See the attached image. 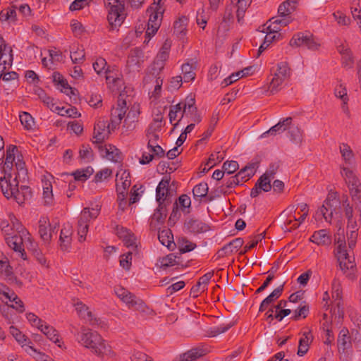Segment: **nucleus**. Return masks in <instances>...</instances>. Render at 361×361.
Returning <instances> with one entry per match:
<instances>
[{
  "label": "nucleus",
  "instance_id": "09e8293b",
  "mask_svg": "<svg viewBox=\"0 0 361 361\" xmlns=\"http://www.w3.org/2000/svg\"><path fill=\"white\" fill-rule=\"evenodd\" d=\"M184 116L190 117L191 120L195 123H200L201 121V117L197 113V109L196 106H190V110L183 109L181 118Z\"/></svg>",
  "mask_w": 361,
  "mask_h": 361
},
{
  "label": "nucleus",
  "instance_id": "cd10ccee",
  "mask_svg": "<svg viewBox=\"0 0 361 361\" xmlns=\"http://www.w3.org/2000/svg\"><path fill=\"white\" fill-rule=\"evenodd\" d=\"M47 224L49 225V219L47 217L42 216L39 219L38 233L40 235V238L43 240V241L46 243L49 242L51 238V233L49 232V231L47 228Z\"/></svg>",
  "mask_w": 361,
  "mask_h": 361
},
{
  "label": "nucleus",
  "instance_id": "f704fd0d",
  "mask_svg": "<svg viewBox=\"0 0 361 361\" xmlns=\"http://www.w3.org/2000/svg\"><path fill=\"white\" fill-rule=\"evenodd\" d=\"M41 331L52 342L60 347V339L59 335L58 334L57 331L51 326L45 324L44 326L42 329Z\"/></svg>",
  "mask_w": 361,
  "mask_h": 361
},
{
  "label": "nucleus",
  "instance_id": "bb28decb",
  "mask_svg": "<svg viewBox=\"0 0 361 361\" xmlns=\"http://www.w3.org/2000/svg\"><path fill=\"white\" fill-rule=\"evenodd\" d=\"M311 241L319 245H328L331 243V238L326 230L315 231L310 238Z\"/></svg>",
  "mask_w": 361,
  "mask_h": 361
},
{
  "label": "nucleus",
  "instance_id": "37998d69",
  "mask_svg": "<svg viewBox=\"0 0 361 361\" xmlns=\"http://www.w3.org/2000/svg\"><path fill=\"white\" fill-rule=\"evenodd\" d=\"M119 237L123 238V243L128 247H136L135 237L130 233L128 230L121 228V232L119 233Z\"/></svg>",
  "mask_w": 361,
  "mask_h": 361
},
{
  "label": "nucleus",
  "instance_id": "412c9836",
  "mask_svg": "<svg viewBox=\"0 0 361 361\" xmlns=\"http://www.w3.org/2000/svg\"><path fill=\"white\" fill-rule=\"evenodd\" d=\"M75 310H77L79 316L85 319L89 324L92 326L96 325L98 324V321L96 318H93V315L92 312L89 310L88 307L84 305L81 302H78L75 304Z\"/></svg>",
  "mask_w": 361,
  "mask_h": 361
},
{
  "label": "nucleus",
  "instance_id": "0e129e2a",
  "mask_svg": "<svg viewBox=\"0 0 361 361\" xmlns=\"http://www.w3.org/2000/svg\"><path fill=\"white\" fill-rule=\"evenodd\" d=\"M11 221L12 223V228L13 230H16L18 234L26 235L29 234L27 231L23 227L21 223L14 216H13L11 218Z\"/></svg>",
  "mask_w": 361,
  "mask_h": 361
},
{
  "label": "nucleus",
  "instance_id": "f03ea898",
  "mask_svg": "<svg viewBox=\"0 0 361 361\" xmlns=\"http://www.w3.org/2000/svg\"><path fill=\"white\" fill-rule=\"evenodd\" d=\"M0 187L2 193L7 199L13 197L20 205L32 197V193L28 186L21 185L18 188L17 177H15L12 181L5 180L4 183H1Z\"/></svg>",
  "mask_w": 361,
  "mask_h": 361
},
{
  "label": "nucleus",
  "instance_id": "a211bd4d",
  "mask_svg": "<svg viewBox=\"0 0 361 361\" xmlns=\"http://www.w3.org/2000/svg\"><path fill=\"white\" fill-rule=\"evenodd\" d=\"M293 121V118L291 117H288L282 121H280L278 123H276L275 126H272L269 130L264 132L261 137H267L269 135H275L277 133H281L284 130H286L287 128L289 127V126L291 124Z\"/></svg>",
  "mask_w": 361,
  "mask_h": 361
},
{
  "label": "nucleus",
  "instance_id": "c85d7f7f",
  "mask_svg": "<svg viewBox=\"0 0 361 361\" xmlns=\"http://www.w3.org/2000/svg\"><path fill=\"white\" fill-rule=\"evenodd\" d=\"M196 68V63H185L182 65L181 70L183 79L185 82H189L192 81L195 78V73L194 70Z\"/></svg>",
  "mask_w": 361,
  "mask_h": 361
},
{
  "label": "nucleus",
  "instance_id": "6e6d98bb",
  "mask_svg": "<svg viewBox=\"0 0 361 361\" xmlns=\"http://www.w3.org/2000/svg\"><path fill=\"white\" fill-rule=\"evenodd\" d=\"M26 317L32 326L37 327L40 331L44 326L45 323L34 313H27Z\"/></svg>",
  "mask_w": 361,
  "mask_h": 361
},
{
  "label": "nucleus",
  "instance_id": "4d7b16f0",
  "mask_svg": "<svg viewBox=\"0 0 361 361\" xmlns=\"http://www.w3.org/2000/svg\"><path fill=\"white\" fill-rule=\"evenodd\" d=\"M309 313V306L307 305H300L297 310L294 311V315L292 319L297 321L300 317L306 318Z\"/></svg>",
  "mask_w": 361,
  "mask_h": 361
},
{
  "label": "nucleus",
  "instance_id": "774afa93",
  "mask_svg": "<svg viewBox=\"0 0 361 361\" xmlns=\"http://www.w3.org/2000/svg\"><path fill=\"white\" fill-rule=\"evenodd\" d=\"M85 54L83 49H79L75 51H71V58L74 63L82 62L85 59Z\"/></svg>",
  "mask_w": 361,
  "mask_h": 361
},
{
  "label": "nucleus",
  "instance_id": "b1692460",
  "mask_svg": "<svg viewBox=\"0 0 361 361\" xmlns=\"http://www.w3.org/2000/svg\"><path fill=\"white\" fill-rule=\"evenodd\" d=\"M207 350L200 348H192L186 353L180 355L174 361H193L204 355Z\"/></svg>",
  "mask_w": 361,
  "mask_h": 361
},
{
  "label": "nucleus",
  "instance_id": "3c124183",
  "mask_svg": "<svg viewBox=\"0 0 361 361\" xmlns=\"http://www.w3.org/2000/svg\"><path fill=\"white\" fill-rule=\"evenodd\" d=\"M43 199L44 204L50 206L53 203V194L52 186L51 183H46L45 186L43 188Z\"/></svg>",
  "mask_w": 361,
  "mask_h": 361
},
{
  "label": "nucleus",
  "instance_id": "5701e85b",
  "mask_svg": "<svg viewBox=\"0 0 361 361\" xmlns=\"http://www.w3.org/2000/svg\"><path fill=\"white\" fill-rule=\"evenodd\" d=\"M207 350L200 348H192L186 353L180 355L174 361H193L204 355Z\"/></svg>",
  "mask_w": 361,
  "mask_h": 361
},
{
  "label": "nucleus",
  "instance_id": "052dcab7",
  "mask_svg": "<svg viewBox=\"0 0 361 361\" xmlns=\"http://www.w3.org/2000/svg\"><path fill=\"white\" fill-rule=\"evenodd\" d=\"M179 243V250L182 253L190 252L196 247V245L194 243L190 242L185 238H183Z\"/></svg>",
  "mask_w": 361,
  "mask_h": 361
},
{
  "label": "nucleus",
  "instance_id": "2eb2a0df",
  "mask_svg": "<svg viewBox=\"0 0 361 361\" xmlns=\"http://www.w3.org/2000/svg\"><path fill=\"white\" fill-rule=\"evenodd\" d=\"M72 234V226L68 223L63 224L59 237L60 247L63 251H68L71 247Z\"/></svg>",
  "mask_w": 361,
  "mask_h": 361
},
{
  "label": "nucleus",
  "instance_id": "7c9ffc66",
  "mask_svg": "<svg viewBox=\"0 0 361 361\" xmlns=\"http://www.w3.org/2000/svg\"><path fill=\"white\" fill-rule=\"evenodd\" d=\"M295 0H287L282 3L278 8L279 17H290L289 16L295 9Z\"/></svg>",
  "mask_w": 361,
  "mask_h": 361
},
{
  "label": "nucleus",
  "instance_id": "bf43d9fd",
  "mask_svg": "<svg viewBox=\"0 0 361 361\" xmlns=\"http://www.w3.org/2000/svg\"><path fill=\"white\" fill-rule=\"evenodd\" d=\"M290 140L295 144H300L302 140V132L298 127L291 128L288 132Z\"/></svg>",
  "mask_w": 361,
  "mask_h": 361
},
{
  "label": "nucleus",
  "instance_id": "a18cd8bd",
  "mask_svg": "<svg viewBox=\"0 0 361 361\" xmlns=\"http://www.w3.org/2000/svg\"><path fill=\"white\" fill-rule=\"evenodd\" d=\"M340 152L345 164H351L353 160L354 154L350 147L345 143H342L339 147Z\"/></svg>",
  "mask_w": 361,
  "mask_h": 361
},
{
  "label": "nucleus",
  "instance_id": "13d9d810",
  "mask_svg": "<svg viewBox=\"0 0 361 361\" xmlns=\"http://www.w3.org/2000/svg\"><path fill=\"white\" fill-rule=\"evenodd\" d=\"M19 117L22 125L24 126L26 129L29 130L32 128L34 125V120L30 114L27 112H23L21 114H20Z\"/></svg>",
  "mask_w": 361,
  "mask_h": 361
},
{
  "label": "nucleus",
  "instance_id": "a19ab883",
  "mask_svg": "<svg viewBox=\"0 0 361 361\" xmlns=\"http://www.w3.org/2000/svg\"><path fill=\"white\" fill-rule=\"evenodd\" d=\"M234 325L233 322H230L228 324H223L217 326H213L209 328L207 333L208 336L214 337L222 333L227 331L230 328H231Z\"/></svg>",
  "mask_w": 361,
  "mask_h": 361
},
{
  "label": "nucleus",
  "instance_id": "dca6fc26",
  "mask_svg": "<svg viewBox=\"0 0 361 361\" xmlns=\"http://www.w3.org/2000/svg\"><path fill=\"white\" fill-rule=\"evenodd\" d=\"M140 114V106L138 104H134L124 119L123 128H126L127 130H132L135 128V123L137 121Z\"/></svg>",
  "mask_w": 361,
  "mask_h": 361
},
{
  "label": "nucleus",
  "instance_id": "8fccbe9b",
  "mask_svg": "<svg viewBox=\"0 0 361 361\" xmlns=\"http://www.w3.org/2000/svg\"><path fill=\"white\" fill-rule=\"evenodd\" d=\"M283 284L275 288L271 294H269L266 298L264 299V302L268 305L272 304L282 294L283 290Z\"/></svg>",
  "mask_w": 361,
  "mask_h": 361
},
{
  "label": "nucleus",
  "instance_id": "338daca9",
  "mask_svg": "<svg viewBox=\"0 0 361 361\" xmlns=\"http://www.w3.org/2000/svg\"><path fill=\"white\" fill-rule=\"evenodd\" d=\"M111 173L112 171L111 169L108 168L103 169L95 174L94 180L96 183L102 182V180L111 176Z\"/></svg>",
  "mask_w": 361,
  "mask_h": 361
},
{
  "label": "nucleus",
  "instance_id": "c756f323",
  "mask_svg": "<svg viewBox=\"0 0 361 361\" xmlns=\"http://www.w3.org/2000/svg\"><path fill=\"white\" fill-rule=\"evenodd\" d=\"M52 77L54 82L57 85H60L62 92L68 95L70 94H74V90L68 85V82L66 79H64L61 74H60L59 72H54L52 75Z\"/></svg>",
  "mask_w": 361,
  "mask_h": 361
},
{
  "label": "nucleus",
  "instance_id": "5fc2aeb1",
  "mask_svg": "<svg viewBox=\"0 0 361 361\" xmlns=\"http://www.w3.org/2000/svg\"><path fill=\"white\" fill-rule=\"evenodd\" d=\"M225 157V152H217L214 154H212L209 158L207 165L209 166V169L216 164L220 163Z\"/></svg>",
  "mask_w": 361,
  "mask_h": 361
},
{
  "label": "nucleus",
  "instance_id": "9b49d317",
  "mask_svg": "<svg viewBox=\"0 0 361 361\" xmlns=\"http://www.w3.org/2000/svg\"><path fill=\"white\" fill-rule=\"evenodd\" d=\"M339 266L343 272L350 279H353L355 271V263L353 260H350L346 251L340 254L338 257Z\"/></svg>",
  "mask_w": 361,
  "mask_h": 361
},
{
  "label": "nucleus",
  "instance_id": "473e14b6",
  "mask_svg": "<svg viewBox=\"0 0 361 361\" xmlns=\"http://www.w3.org/2000/svg\"><path fill=\"white\" fill-rule=\"evenodd\" d=\"M158 238L159 242L164 246L170 247L173 243V235L169 228H165L159 231Z\"/></svg>",
  "mask_w": 361,
  "mask_h": 361
},
{
  "label": "nucleus",
  "instance_id": "58836bf2",
  "mask_svg": "<svg viewBox=\"0 0 361 361\" xmlns=\"http://www.w3.org/2000/svg\"><path fill=\"white\" fill-rule=\"evenodd\" d=\"M16 297V294L7 286L0 283V299L3 302L8 303Z\"/></svg>",
  "mask_w": 361,
  "mask_h": 361
},
{
  "label": "nucleus",
  "instance_id": "f3484780",
  "mask_svg": "<svg viewBox=\"0 0 361 361\" xmlns=\"http://www.w3.org/2000/svg\"><path fill=\"white\" fill-rule=\"evenodd\" d=\"M11 333L13 336V337L16 339V341L22 345V347L25 348V350L29 355L32 354V352H36V349H35L30 344L31 341L25 337L18 329L11 326Z\"/></svg>",
  "mask_w": 361,
  "mask_h": 361
},
{
  "label": "nucleus",
  "instance_id": "c9c22d12",
  "mask_svg": "<svg viewBox=\"0 0 361 361\" xmlns=\"http://www.w3.org/2000/svg\"><path fill=\"white\" fill-rule=\"evenodd\" d=\"M255 164H251L246 166L236 174V176H239L241 183L247 181L255 174Z\"/></svg>",
  "mask_w": 361,
  "mask_h": 361
},
{
  "label": "nucleus",
  "instance_id": "79ce46f5",
  "mask_svg": "<svg viewBox=\"0 0 361 361\" xmlns=\"http://www.w3.org/2000/svg\"><path fill=\"white\" fill-rule=\"evenodd\" d=\"M188 23V19L185 16L180 17L177 20L175 21L173 28L174 33L177 35H184L186 33V27Z\"/></svg>",
  "mask_w": 361,
  "mask_h": 361
},
{
  "label": "nucleus",
  "instance_id": "4be33fe9",
  "mask_svg": "<svg viewBox=\"0 0 361 361\" xmlns=\"http://www.w3.org/2000/svg\"><path fill=\"white\" fill-rule=\"evenodd\" d=\"M186 229L192 233H200L208 230L209 226L198 219H190L185 223Z\"/></svg>",
  "mask_w": 361,
  "mask_h": 361
},
{
  "label": "nucleus",
  "instance_id": "f257e3e1",
  "mask_svg": "<svg viewBox=\"0 0 361 361\" xmlns=\"http://www.w3.org/2000/svg\"><path fill=\"white\" fill-rule=\"evenodd\" d=\"M76 340L81 345L91 350L97 355L108 354L111 351L110 347L106 344L100 334L85 326L77 333Z\"/></svg>",
  "mask_w": 361,
  "mask_h": 361
},
{
  "label": "nucleus",
  "instance_id": "6e6552de",
  "mask_svg": "<svg viewBox=\"0 0 361 361\" xmlns=\"http://www.w3.org/2000/svg\"><path fill=\"white\" fill-rule=\"evenodd\" d=\"M124 94L121 93L117 102L116 107H113L111 112L110 123L111 130L116 129L125 117L127 109L126 101L123 99Z\"/></svg>",
  "mask_w": 361,
  "mask_h": 361
},
{
  "label": "nucleus",
  "instance_id": "9d476101",
  "mask_svg": "<svg viewBox=\"0 0 361 361\" xmlns=\"http://www.w3.org/2000/svg\"><path fill=\"white\" fill-rule=\"evenodd\" d=\"M111 123H107L106 121H99L94 128L93 143L97 146L103 143V142L109 137L111 133Z\"/></svg>",
  "mask_w": 361,
  "mask_h": 361
},
{
  "label": "nucleus",
  "instance_id": "0eeeda50",
  "mask_svg": "<svg viewBox=\"0 0 361 361\" xmlns=\"http://www.w3.org/2000/svg\"><path fill=\"white\" fill-rule=\"evenodd\" d=\"M290 46L305 47L312 51L318 50L321 44L314 35L310 32H298L293 35L290 41Z\"/></svg>",
  "mask_w": 361,
  "mask_h": 361
},
{
  "label": "nucleus",
  "instance_id": "6ab92c4d",
  "mask_svg": "<svg viewBox=\"0 0 361 361\" xmlns=\"http://www.w3.org/2000/svg\"><path fill=\"white\" fill-rule=\"evenodd\" d=\"M122 301L125 302L129 308L137 311H145V304L142 300L137 298L135 295L128 292L123 298Z\"/></svg>",
  "mask_w": 361,
  "mask_h": 361
},
{
  "label": "nucleus",
  "instance_id": "20e7f679",
  "mask_svg": "<svg viewBox=\"0 0 361 361\" xmlns=\"http://www.w3.org/2000/svg\"><path fill=\"white\" fill-rule=\"evenodd\" d=\"M161 0H154V3L147 8V13L149 14V20L146 35L149 37L154 36L161 25L164 12V8L161 5Z\"/></svg>",
  "mask_w": 361,
  "mask_h": 361
},
{
  "label": "nucleus",
  "instance_id": "39448f33",
  "mask_svg": "<svg viewBox=\"0 0 361 361\" xmlns=\"http://www.w3.org/2000/svg\"><path fill=\"white\" fill-rule=\"evenodd\" d=\"M107 8L109 30H114L122 25L125 19L124 4L120 0H109Z\"/></svg>",
  "mask_w": 361,
  "mask_h": 361
},
{
  "label": "nucleus",
  "instance_id": "4c0bfd02",
  "mask_svg": "<svg viewBox=\"0 0 361 361\" xmlns=\"http://www.w3.org/2000/svg\"><path fill=\"white\" fill-rule=\"evenodd\" d=\"M93 172V169L91 166H87L85 169L76 170L72 175L74 176L75 180L84 182L90 178Z\"/></svg>",
  "mask_w": 361,
  "mask_h": 361
},
{
  "label": "nucleus",
  "instance_id": "864d4df0",
  "mask_svg": "<svg viewBox=\"0 0 361 361\" xmlns=\"http://www.w3.org/2000/svg\"><path fill=\"white\" fill-rule=\"evenodd\" d=\"M256 184L259 185L263 191L268 192L271 189V185L270 184V177L267 176V174H263L256 182Z\"/></svg>",
  "mask_w": 361,
  "mask_h": 361
},
{
  "label": "nucleus",
  "instance_id": "aec40b11",
  "mask_svg": "<svg viewBox=\"0 0 361 361\" xmlns=\"http://www.w3.org/2000/svg\"><path fill=\"white\" fill-rule=\"evenodd\" d=\"M314 336L311 334V331H305L302 334V336L299 340V345L298 348L297 355L298 356L305 355L310 347V344L312 342Z\"/></svg>",
  "mask_w": 361,
  "mask_h": 361
},
{
  "label": "nucleus",
  "instance_id": "f8f14e48",
  "mask_svg": "<svg viewBox=\"0 0 361 361\" xmlns=\"http://www.w3.org/2000/svg\"><path fill=\"white\" fill-rule=\"evenodd\" d=\"M170 178L162 179L156 189V199L159 204L167 205L170 203L167 197L169 195Z\"/></svg>",
  "mask_w": 361,
  "mask_h": 361
},
{
  "label": "nucleus",
  "instance_id": "e2e57ef3",
  "mask_svg": "<svg viewBox=\"0 0 361 361\" xmlns=\"http://www.w3.org/2000/svg\"><path fill=\"white\" fill-rule=\"evenodd\" d=\"M334 94L336 97L340 98L343 102L344 104L348 101L347 90L343 85L341 84L335 88Z\"/></svg>",
  "mask_w": 361,
  "mask_h": 361
},
{
  "label": "nucleus",
  "instance_id": "1a4fd4ad",
  "mask_svg": "<svg viewBox=\"0 0 361 361\" xmlns=\"http://www.w3.org/2000/svg\"><path fill=\"white\" fill-rule=\"evenodd\" d=\"M13 60L11 48L8 47L3 37L0 36V72H4L11 67Z\"/></svg>",
  "mask_w": 361,
  "mask_h": 361
},
{
  "label": "nucleus",
  "instance_id": "49530a36",
  "mask_svg": "<svg viewBox=\"0 0 361 361\" xmlns=\"http://www.w3.org/2000/svg\"><path fill=\"white\" fill-rule=\"evenodd\" d=\"M208 190L209 188L207 183L202 182L196 185L192 190L194 198L200 200L205 197L208 193Z\"/></svg>",
  "mask_w": 361,
  "mask_h": 361
},
{
  "label": "nucleus",
  "instance_id": "69168bd1",
  "mask_svg": "<svg viewBox=\"0 0 361 361\" xmlns=\"http://www.w3.org/2000/svg\"><path fill=\"white\" fill-rule=\"evenodd\" d=\"M132 252H128L121 256L120 265L126 270H129L131 267Z\"/></svg>",
  "mask_w": 361,
  "mask_h": 361
},
{
  "label": "nucleus",
  "instance_id": "2f4dec72",
  "mask_svg": "<svg viewBox=\"0 0 361 361\" xmlns=\"http://www.w3.org/2000/svg\"><path fill=\"white\" fill-rule=\"evenodd\" d=\"M16 7L14 6H8L0 12V20L6 21L8 23L16 21Z\"/></svg>",
  "mask_w": 361,
  "mask_h": 361
},
{
  "label": "nucleus",
  "instance_id": "4468645a",
  "mask_svg": "<svg viewBox=\"0 0 361 361\" xmlns=\"http://www.w3.org/2000/svg\"><path fill=\"white\" fill-rule=\"evenodd\" d=\"M97 148L101 155L106 157L107 159L114 162H119L121 161V153L114 145H108L103 146L102 144H101L97 146Z\"/></svg>",
  "mask_w": 361,
  "mask_h": 361
},
{
  "label": "nucleus",
  "instance_id": "423d86ee",
  "mask_svg": "<svg viewBox=\"0 0 361 361\" xmlns=\"http://www.w3.org/2000/svg\"><path fill=\"white\" fill-rule=\"evenodd\" d=\"M290 76V68L287 62H280L277 64V69L272 78L269 89L271 94L278 92L281 85Z\"/></svg>",
  "mask_w": 361,
  "mask_h": 361
},
{
  "label": "nucleus",
  "instance_id": "ea45409f",
  "mask_svg": "<svg viewBox=\"0 0 361 361\" xmlns=\"http://www.w3.org/2000/svg\"><path fill=\"white\" fill-rule=\"evenodd\" d=\"M104 73H106V80L108 83H112L118 88L121 87L123 85V80L120 77V73H114V71L108 69H106Z\"/></svg>",
  "mask_w": 361,
  "mask_h": 361
},
{
  "label": "nucleus",
  "instance_id": "603ef678",
  "mask_svg": "<svg viewBox=\"0 0 361 361\" xmlns=\"http://www.w3.org/2000/svg\"><path fill=\"white\" fill-rule=\"evenodd\" d=\"M17 155H20L17 147L13 145H10L6 149L5 161L8 163H10V161L14 162Z\"/></svg>",
  "mask_w": 361,
  "mask_h": 361
},
{
  "label": "nucleus",
  "instance_id": "ddd939ff",
  "mask_svg": "<svg viewBox=\"0 0 361 361\" xmlns=\"http://www.w3.org/2000/svg\"><path fill=\"white\" fill-rule=\"evenodd\" d=\"M25 235L18 234L13 235L11 236H6L5 240L11 249L15 252H19L20 256L23 259H26V253L23 247V237Z\"/></svg>",
  "mask_w": 361,
  "mask_h": 361
},
{
  "label": "nucleus",
  "instance_id": "c03bdc74",
  "mask_svg": "<svg viewBox=\"0 0 361 361\" xmlns=\"http://www.w3.org/2000/svg\"><path fill=\"white\" fill-rule=\"evenodd\" d=\"M22 154L17 155V161H15V166L17 170L16 177L18 178L25 179L27 175V171L25 168V163L23 161Z\"/></svg>",
  "mask_w": 361,
  "mask_h": 361
},
{
  "label": "nucleus",
  "instance_id": "72a5a7b5",
  "mask_svg": "<svg viewBox=\"0 0 361 361\" xmlns=\"http://www.w3.org/2000/svg\"><path fill=\"white\" fill-rule=\"evenodd\" d=\"M167 214L166 206L159 204L158 208L155 210L150 223V226H153V221H156L158 224H162L164 223Z\"/></svg>",
  "mask_w": 361,
  "mask_h": 361
},
{
  "label": "nucleus",
  "instance_id": "393cba45",
  "mask_svg": "<svg viewBox=\"0 0 361 361\" xmlns=\"http://www.w3.org/2000/svg\"><path fill=\"white\" fill-rule=\"evenodd\" d=\"M348 330L343 329L341 330L338 340V349L339 352L345 353V351L351 348L350 336L348 335Z\"/></svg>",
  "mask_w": 361,
  "mask_h": 361
},
{
  "label": "nucleus",
  "instance_id": "a878e982",
  "mask_svg": "<svg viewBox=\"0 0 361 361\" xmlns=\"http://www.w3.org/2000/svg\"><path fill=\"white\" fill-rule=\"evenodd\" d=\"M99 214V209L92 208H84L80 213L78 224L80 225H88L89 221L91 219H95Z\"/></svg>",
  "mask_w": 361,
  "mask_h": 361
},
{
  "label": "nucleus",
  "instance_id": "e433bc0d",
  "mask_svg": "<svg viewBox=\"0 0 361 361\" xmlns=\"http://www.w3.org/2000/svg\"><path fill=\"white\" fill-rule=\"evenodd\" d=\"M13 162L8 163L6 161H4V166L0 169V183H4L5 180L8 182L12 181L11 179L12 178L11 171L13 169Z\"/></svg>",
  "mask_w": 361,
  "mask_h": 361
},
{
  "label": "nucleus",
  "instance_id": "7ed1b4c3",
  "mask_svg": "<svg viewBox=\"0 0 361 361\" xmlns=\"http://www.w3.org/2000/svg\"><path fill=\"white\" fill-rule=\"evenodd\" d=\"M341 174L348 186L352 200L355 203V209L361 218V183L353 171L348 167H341Z\"/></svg>",
  "mask_w": 361,
  "mask_h": 361
},
{
  "label": "nucleus",
  "instance_id": "de8ad7c7",
  "mask_svg": "<svg viewBox=\"0 0 361 361\" xmlns=\"http://www.w3.org/2000/svg\"><path fill=\"white\" fill-rule=\"evenodd\" d=\"M18 75L16 72H0V79L6 83L16 85L18 82Z\"/></svg>",
  "mask_w": 361,
  "mask_h": 361
},
{
  "label": "nucleus",
  "instance_id": "680f3d73",
  "mask_svg": "<svg viewBox=\"0 0 361 361\" xmlns=\"http://www.w3.org/2000/svg\"><path fill=\"white\" fill-rule=\"evenodd\" d=\"M333 16L337 23L340 25L347 26L350 23V19L349 17L346 16L341 11H336L333 13Z\"/></svg>",
  "mask_w": 361,
  "mask_h": 361
}]
</instances>
